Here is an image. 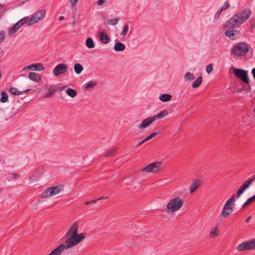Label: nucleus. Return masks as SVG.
I'll return each mask as SVG.
<instances>
[{"label":"nucleus","instance_id":"4be33fe9","mask_svg":"<svg viewBox=\"0 0 255 255\" xmlns=\"http://www.w3.org/2000/svg\"><path fill=\"white\" fill-rule=\"evenodd\" d=\"M97 84L96 81H90L84 85V87L86 90H90L94 88Z\"/></svg>","mask_w":255,"mask_h":255},{"label":"nucleus","instance_id":"39448f33","mask_svg":"<svg viewBox=\"0 0 255 255\" xmlns=\"http://www.w3.org/2000/svg\"><path fill=\"white\" fill-rule=\"evenodd\" d=\"M235 197V195H233L231 198L226 201L221 212V216L223 218H225L229 217L233 212Z\"/></svg>","mask_w":255,"mask_h":255},{"label":"nucleus","instance_id":"473e14b6","mask_svg":"<svg viewBox=\"0 0 255 255\" xmlns=\"http://www.w3.org/2000/svg\"><path fill=\"white\" fill-rule=\"evenodd\" d=\"M0 102L1 103H5L8 100V95L5 91H2L0 94Z\"/></svg>","mask_w":255,"mask_h":255},{"label":"nucleus","instance_id":"aec40b11","mask_svg":"<svg viewBox=\"0 0 255 255\" xmlns=\"http://www.w3.org/2000/svg\"><path fill=\"white\" fill-rule=\"evenodd\" d=\"M247 246L248 245H247L246 241L242 243L241 244H239L237 246V250L239 252H244L245 251H248L249 249H248V247Z\"/></svg>","mask_w":255,"mask_h":255},{"label":"nucleus","instance_id":"dca6fc26","mask_svg":"<svg viewBox=\"0 0 255 255\" xmlns=\"http://www.w3.org/2000/svg\"><path fill=\"white\" fill-rule=\"evenodd\" d=\"M28 78L31 81L36 83L39 82L41 80V76L40 74L33 72H30L29 73Z\"/></svg>","mask_w":255,"mask_h":255},{"label":"nucleus","instance_id":"b1692460","mask_svg":"<svg viewBox=\"0 0 255 255\" xmlns=\"http://www.w3.org/2000/svg\"><path fill=\"white\" fill-rule=\"evenodd\" d=\"M219 235V232L217 227H213L210 233V237L211 238H215Z\"/></svg>","mask_w":255,"mask_h":255},{"label":"nucleus","instance_id":"f8f14e48","mask_svg":"<svg viewBox=\"0 0 255 255\" xmlns=\"http://www.w3.org/2000/svg\"><path fill=\"white\" fill-rule=\"evenodd\" d=\"M68 69V67L67 64L65 63L59 64L53 69V74L55 76H58L67 72Z\"/></svg>","mask_w":255,"mask_h":255},{"label":"nucleus","instance_id":"6ab92c4d","mask_svg":"<svg viewBox=\"0 0 255 255\" xmlns=\"http://www.w3.org/2000/svg\"><path fill=\"white\" fill-rule=\"evenodd\" d=\"M168 115V112L166 110H163L158 113L157 115L152 116L153 119L155 121V120L163 118L166 117Z\"/></svg>","mask_w":255,"mask_h":255},{"label":"nucleus","instance_id":"a211bd4d","mask_svg":"<svg viewBox=\"0 0 255 255\" xmlns=\"http://www.w3.org/2000/svg\"><path fill=\"white\" fill-rule=\"evenodd\" d=\"M125 45L121 42H117L114 47V49L117 52H122L125 50Z\"/></svg>","mask_w":255,"mask_h":255},{"label":"nucleus","instance_id":"7c9ffc66","mask_svg":"<svg viewBox=\"0 0 255 255\" xmlns=\"http://www.w3.org/2000/svg\"><path fill=\"white\" fill-rule=\"evenodd\" d=\"M74 70L76 74H79L83 70V68L82 65L80 63H76L74 65Z\"/></svg>","mask_w":255,"mask_h":255},{"label":"nucleus","instance_id":"a19ab883","mask_svg":"<svg viewBox=\"0 0 255 255\" xmlns=\"http://www.w3.org/2000/svg\"><path fill=\"white\" fill-rule=\"evenodd\" d=\"M213 70V67L212 64H208L206 67V71L207 73L210 74Z\"/></svg>","mask_w":255,"mask_h":255},{"label":"nucleus","instance_id":"58836bf2","mask_svg":"<svg viewBox=\"0 0 255 255\" xmlns=\"http://www.w3.org/2000/svg\"><path fill=\"white\" fill-rule=\"evenodd\" d=\"M107 197H102L99 198L98 199H96L95 200H93L91 201H87V202H85V204L86 205H89L90 204L96 203L98 201H99L100 200L105 199H107Z\"/></svg>","mask_w":255,"mask_h":255},{"label":"nucleus","instance_id":"4c0bfd02","mask_svg":"<svg viewBox=\"0 0 255 255\" xmlns=\"http://www.w3.org/2000/svg\"><path fill=\"white\" fill-rule=\"evenodd\" d=\"M230 7V4L229 2L227 0L225 1L224 3V4L219 8V9L222 11H224L225 10H226L228 8Z\"/></svg>","mask_w":255,"mask_h":255},{"label":"nucleus","instance_id":"ddd939ff","mask_svg":"<svg viewBox=\"0 0 255 255\" xmlns=\"http://www.w3.org/2000/svg\"><path fill=\"white\" fill-rule=\"evenodd\" d=\"M154 120L152 117H148L143 120L138 126L139 129H145L147 128L153 122Z\"/></svg>","mask_w":255,"mask_h":255},{"label":"nucleus","instance_id":"1a4fd4ad","mask_svg":"<svg viewBox=\"0 0 255 255\" xmlns=\"http://www.w3.org/2000/svg\"><path fill=\"white\" fill-rule=\"evenodd\" d=\"M161 165V162H155L151 163L141 169L142 172L156 173L160 170Z\"/></svg>","mask_w":255,"mask_h":255},{"label":"nucleus","instance_id":"20e7f679","mask_svg":"<svg viewBox=\"0 0 255 255\" xmlns=\"http://www.w3.org/2000/svg\"><path fill=\"white\" fill-rule=\"evenodd\" d=\"M249 51L248 45L245 42H240L234 45L231 49V53L235 57L240 58Z\"/></svg>","mask_w":255,"mask_h":255},{"label":"nucleus","instance_id":"f3484780","mask_svg":"<svg viewBox=\"0 0 255 255\" xmlns=\"http://www.w3.org/2000/svg\"><path fill=\"white\" fill-rule=\"evenodd\" d=\"M99 36L100 39L102 43L104 44H107L110 42V37L104 32H99Z\"/></svg>","mask_w":255,"mask_h":255},{"label":"nucleus","instance_id":"bb28decb","mask_svg":"<svg viewBox=\"0 0 255 255\" xmlns=\"http://www.w3.org/2000/svg\"><path fill=\"white\" fill-rule=\"evenodd\" d=\"M9 93L13 95L19 96L22 95L21 91H19L17 88L12 87L8 90Z\"/></svg>","mask_w":255,"mask_h":255},{"label":"nucleus","instance_id":"cd10ccee","mask_svg":"<svg viewBox=\"0 0 255 255\" xmlns=\"http://www.w3.org/2000/svg\"><path fill=\"white\" fill-rule=\"evenodd\" d=\"M246 242L248 245L247 246L248 247L249 250H255V239L248 241H246Z\"/></svg>","mask_w":255,"mask_h":255},{"label":"nucleus","instance_id":"6e6552de","mask_svg":"<svg viewBox=\"0 0 255 255\" xmlns=\"http://www.w3.org/2000/svg\"><path fill=\"white\" fill-rule=\"evenodd\" d=\"M45 10L44 9H41L35 12L31 16V18L27 22V25L28 26H30L38 22L45 16Z\"/></svg>","mask_w":255,"mask_h":255},{"label":"nucleus","instance_id":"a878e982","mask_svg":"<svg viewBox=\"0 0 255 255\" xmlns=\"http://www.w3.org/2000/svg\"><path fill=\"white\" fill-rule=\"evenodd\" d=\"M202 82V77H198L192 83V86L193 88H197L200 86Z\"/></svg>","mask_w":255,"mask_h":255},{"label":"nucleus","instance_id":"393cba45","mask_svg":"<svg viewBox=\"0 0 255 255\" xmlns=\"http://www.w3.org/2000/svg\"><path fill=\"white\" fill-rule=\"evenodd\" d=\"M195 78L194 75L192 73L187 72L184 75V79L185 81H190Z\"/></svg>","mask_w":255,"mask_h":255},{"label":"nucleus","instance_id":"4468645a","mask_svg":"<svg viewBox=\"0 0 255 255\" xmlns=\"http://www.w3.org/2000/svg\"><path fill=\"white\" fill-rule=\"evenodd\" d=\"M225 34L227 37H229L232 40L236 39L239 37V31L237 30H234L233 29L227 30L225 32Z\"/></svg>","mask_w":255,"mask_h":255},{"label":"nucleus","instance_id":"423d86ee","mask_svg":"<svg viewBox=\"0 0 255 255\" xmlns=\"http://www.w3.org/2000/svg\"><path fill=\"white\" fill-rule=\"evenodd\" d=\"M63 189V186L59 184L56 186L46 189L42 193L43 198H48L54 196L59 193Z\"/></svg>","mask_w":255,"mask_h":255},{"label":"nucleus","instance_id":"7ed1b4c3","mask_svg":"<svg viewBox=\"0 0 255 255\" xmlns=\"http://www.w3.org/2000/svg\"><path fill=\"white\" fill-rule=\"evenodd\" d=\"M184 204V200L179 197H176L171 199L167 204V212L174 213L179 210Z\"/></svg>","mask_w":255,"mask_h":255},{"label":"nucleus","instance_id":"2f4dec72","mask_svg":"<svg viewBox=\"0 0 255 255\" xmlns=\"http://www.w3.org/2000/svg\"><path fill=\"white\" fill-rule=\"evenodd\" d=\"M67 94L71 98H74L77 95V92L75 90L72 88H68L66 90Z\"/></svg>","mask_w":255,"mask_h":255},{"label":"nucleus","instance_id":"c03bdc74","mask_svg":"<svg viewBox=\"0 0 255 255\" xmlns=\"http://www.w3.org/2000/svg\"><path fill=\"white\" fill-rule=\"evenodd\" d=\"M114 152V149H111L110 150H109V151L108 152V153L105 155V156H109L111 155H112Z\"/></svg>","mask_w":255,"mask_h":255},{"label":"nucleus","instance_id":"603ef678","mask_svg":"<svg viewBox=\"0 0 255 255\" xmlns=\"http://www.w3.org/2000/svg\"><path fill=\"white\" fill-rule=\"evenodd\" d=\"M65 86H63L62 87H60V91H62V90H63L65 89Z\"/></svg>","mask_w":255,"mask_h":255},{"label":"nucleus","instance_id":"49530a36","mask_svg":"<svg viewBox=\"0 0 255 255\" xmlns=\"http://www.w3.org/2000/svg\"><path fill=\"white\" fill-rule=\"evenodd\" d=\"M70 1L72 5H75L77 3L78 0H70Z\"/></svg>","mask_w":255,"mask_h":255},{"label":"nucleus","instance_id":"5fc2aeb1","mask_svg":"<svg viewBox=\"0 0 255 255\" xmlns=\"http://www.w3.org/2000/svg\"><path fill=\"white\" fill-rule=\"evenodd\" d=\"M253 197V198H254V199H255V195H254Z\"/></svg>","mask_w":255,"mask_h":255},{"label":"nucleus","instance_id":"79ce46f5","mask_svg":"<svg viewBox=\"0 0 255 255\" xmlns=\"http://www.w3.org/2000/svg\"><path fill=\"white\" fill-rule=\"evenodd\" d=\"M157 134L156 132H152L150 135L144 138L145 141H147L152 138L154 137Z\"/></svg>","mask_w":255,"mask_h":255},{"label":"nucleus","instance_id":"c756f323","mask_svg":"<svg viewBox=\"0 0 255 255\" xmlns=\"http://www.w3.org/2000/svg\"><path fill=\"white\" fill-rule=\"evenodd\" d=\"M129 30V26L128 24H125L123 27V30L120 33L121 36H125L127 35L128 32Z\"/></svg>","mask_w":255,"mask_h":255},{"label":"nucleus","instance_id":"a18cd8bd","mask_svg":"<svg viewBox=\"0 0 255 255\" xmlns=\"http://www.w3.org/2000/svg\"><path fill=\"white\" fill-rule=\"evenodd\" d=\"M106 0H98L97 1V4L99 6L102 5L105 1Z\"/></svg>","mask_w":255,"mask_h":255},{"label":"nucleus","instance_id":"f704fd0d","mask_svg":"<svg viewBox=\"0 0 255 255\" xmlns=\"http://www.w3.org/2000/svg\"><path fill=\"white\" fill-rule=\"evenodd\" d=\"M56 92V89L53 88H49L48 93L45 95V97H49L53 96Z\"/></svg>","mask_w":255,"mask_h":255},{"label":"nucleus","instance_id":"0eeeda50","mask_svg":"<svg viewBox=\"0 0 255 255\" xmlns=\"http://www.w3.org/2000/svg\"><path fill=\"white\" fill-rule=\"evenodd\" d=\"M255 180V175L252 176L245 180L237 191V198H239L244 192L252 185Z\"/></svg>","mask_w":255,"mask_h":255},{"label":"nucleus","instance_id":"9b49d317","mask_svg":"<svg viewBox=\"0 0 255 255\" xmlns=\"http://www.w3.org/2000/svg\"><path fill=\"white\" fill-rule=\"evenodd\" d=\"M44 69V66L42 63H37L24 67L22 69L21 71L24 72L27 70L32 71H41Z\"/></svg>","mask_w":255,"mask_h":255},{"label":"nucleus","instance_id":"f257e3e1","mask_svg":"<svg viewBox=\"0 0 255 255\" xmlns=\"http://www.w3.org/2000/svg\"><path fill=\"white\" fill-rule=\"evenodd\" d=\"M78 223L75 222L71 226L66 234L65 245H60L48 255H60L65 249L74 247L83 240L86 237L85 233L78 234Z\"/></svg>","mask_w":255,"mask_h":255},{"label":"nucleus","instance_id":"864d4df0","mask_svg":"<svg viewBox=\"0 0 255 255\" xmlns=\"http://www.w3.org/2000/svg\"><path fill=\"white\" fill-rule=\"evenodd\" d=\"M2 7V5L0 4V8H1Z\"/></svg>","mask_w":255,"mask_h":255},{"label":"nucleus","instance_id":"72a5a7b5","mask_svg":"<svg viewBox=\"0 0 255 255\" xmlns=\"http://www.w3.org/2000/svg\"><path fill=\"white\" fill-rule=\"evenodd\" d=\"M119 19L118 18H115L112 19H108L107 21V24L108 25H115L118 23Z\"/></svg>","mask_w":255,"mask_h":255},{"label":"nucleus","instance_id":"37998d69","mask_svg":"<svg viewBox=\"0 0 255 255\" xmlns=\"http://www.w3.org/2000/svg\"><path fill=\"white\" fill-rule=\"evenodd\" d=\"M4 37L5 32L3 31H0V43L4 40Z\"/></svg>","mask_w":255,"mask_h":255},{"label":"nucleus","instance_id":"c9c22d12","mask_svg":"<svg viewBox=\"0 0 255 255\" xmlns=\"http://www.w3.org/2000/svg\"><path fill=\"white\" fill-rule=\"evenodd\" d=\"M29 21V17L28 16H25V17H24L23 18L20 19L18 21H17V22L18 23H19V24L20 25V26H22L24 24L27 23Z\"/></svg>","mask_w":255,"mask_h":255},{"label":"nucleus","instance_id":"9d476101","mask_svg":"<svg viewBox=\"0 0 255 255\" xmlns=\"http://www.w3.org/2000/svg\"><path fill=\"white\" fill-rule=\"evenodd\" d=\"M233 72L238 78L241 79L245 83L249 82L248 72L247 71L241 69L234 68Z\"/></svg>","mask_w":255,"mask_h":255},{"label":"nucleus","instance_id":"c85d7f7f","mask_svg":"<svg viewBox=\"0 0 255 255\" xmlns=\"http://www.w3.org/2000/svg\"><path fill=\"white\" fill-rule=\"evenodd\" d=\"M86 45L88 48H93L95 47L93 40L92 38L88 37L86 40Z\"/></svg>","mask_w":255,"mask_h":255},{"label":"nucleus","instance_id":"5701e85b","mask_svg":"<svg viewBox=\"0 0 255 255\" xmlns=\"http://www.w3.org/2000/svg\"><path fill=\"white\" fill-rule=\"evenodd\" d=\"M21 27V26H20L19 23L16 22L13 25V27L9 30V34L10 35H13Z\"/></svg>","mask_w":255,"mask_h":255},{"label":"nucleus","instance_id":"09e8293b","mask_svg":"<svg viewBox=\"0 0 255 255\" xmlns=\"http://www.w3.org/2000/svg\"><path fill=\"white\" fill-rule=\"evenodd\" d=\"M252 217L251 216H249V217L247 218V219H246V223H249Z\"/></svg>","mask_w":255,"mask_h":255},{"label":"nucleus","instance_id":"412c9836","mask_svg":"<svg viewBox=\"0 0 255 255\" xmlns=\"http://www.w3.org/2000/svg\"><path fill=\"white\" fill-rule=\"evenodd\" d=\"M171 98L172 96L168 94H162L159 97V99L163 102L169 101L171 100Z\"/></svg>","mask_w":255,"mask_h":255},{"label":"nucleus","instance_id":"de8ad7c7","mask_svg":"<svg viewBox=\"0 0 255 255\" xmlns=\"http://www.w3.org/2000/svg\"><path fill=\"white\" fill-rule=\"evenodd\" d=\"M32 90V89H27V90L22 91H21L22 95L23 94L26 93L27 92H29V91H31Z\"/></svg>","mask_w":255,"mask_h":255},{"label":"nucleus","instance_id":"8fccbe9b","mask_svg":"<svg viewBox=\"0 0 255 255\" xmlns=\"http://www.w3.org/2000/svg\"><path fill=\"white\" fill-rule=\"evenodd\" d=\"M145 141H144V139H143V140H142L141 141H140L139 142V143L138 144L137 146H139L141 144H142V143H143L144 142H145Z\"/></svg>","mask_w":255,"mask_h":255},{"label":"nucleus","instance_id":"f03ea898","mask_svg":"<svg viewBox=\"0 0 255 255\" xmlns=\"http://www.w3.org/2000/svg\"><path fill=\"white\" fill-rule=\"evenodd\" d=\"M252 11L249 8L240 10L226 22L225 28L234 29L239 27L250 17Z\"/></svg>","mask_w":255,"mask_h":255},{"label":"nucleus","instance_id":"ea45409f","mask_svg":"<svg viewBox=\"0 0 255 255\" xmlns=\"http://www.w3.org/2000/svg\"><path fill=\"white\" fill-rule=\"evenodd\" d=\"M222 11L219 8V9L216 12V13L215 14L214 16V22L217 21L219 19V18L220 16V14L222 13Z\"/></svg>","mask_w":255,"mask_h":255},{"label":"nucleus","instance_id":"e433bc0d","mask_svg":"<svg viewBox=\"0 0 255 255\" xmlns=\"http://www.w3.org/2000/svg\"><path fill=\"white\" fill-rule=\"evenodd\" d=\"M255 201L254 198L253 197H251L249 198L242 205V208H244L247 206H248L250 204H251L252 202H254Z\"/></svg>","mask_w":255,"mask_h":255},{"label":"nucleus","instance_id":"3c124183","mask_svg":"<svg viewBox=\"0 0 255 255\" xmlns=\"http://www.w3.org/2000/svg\"><path fill=\"white\" fill-rule=\"evenodd\" d=\"M64 19V17L63 16H60V17H59V20H62Z\"/></svg>","mask_w":255,"mask_h":255},{"label":"nucleus","instance_id":"2eb2a0df","mask_svg":"<svg viewBox=\"0 0 255 255\" xmlns=\"http://www.w3.org/2000/svg\"><path fill=\"white\" fill-rule=\"evenodd\" d=\"M200 182L197 179L193 180L191 184L189 186L190 193H192L196 191L200 186Z\"/></svg>","mask_w":255,"mask_h":255}]
</instances>
